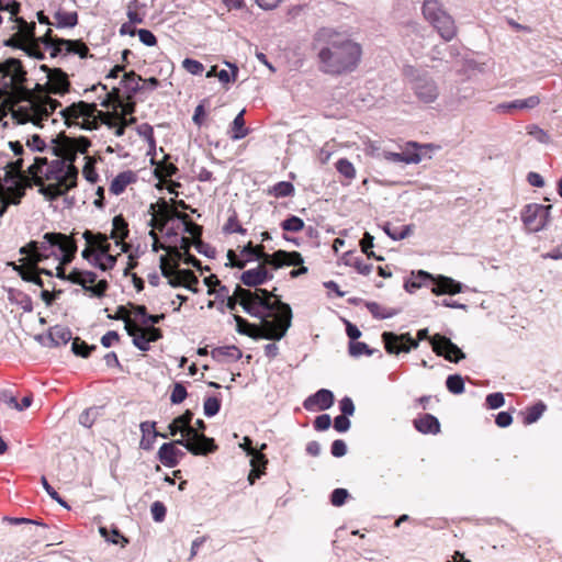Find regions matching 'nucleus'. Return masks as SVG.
<instances>
[{"mask_svg": "<svg viewBox=\"0 0 562 562\" xmlns=\"http://www.w3.org/2000/svg\"><path fill=\"white\" fill-rule=\"evenodd\" d=\"M95 349V346H88L83 340L79 337L72 339L71 350L76 356H80L82 358L89 357L90 352Z\"/></svg>", "mask_w": 562, "mask_h": 562, "instance_id": "09e8293b", "label": "nucleus"}, {"mask_svg": "<svg viewBox=\"0 0 562 562\" xmlns=\"http://www.w3.org/2000/svg\"><path fill=\"white\" fill-rule=\"evenodd\" d=\"M142 81H143L142 77L136 75L134 71H130V72L124 75L123 80H122V85H123V88L126 91V94H127L126 98L128 100H132L133 97L139 90L143 89Z\"/></svg>", "mask_w": 562, "mask_h": 562, "instance_id": "2f4dec72", "label": "nucleus"}, {"mask_svg": "<svg viewBox=\"0 0 562 562\" xmlns=\"http://www.w3.org/2000/svg\"><path fill=\"white\" fill-rule=\"evenodd\" d=\"M187 395L188 393L186 387L181 383H175L170 395V402L172 404H180L186 400Z\"/></svg>", "mask_w": 562, "mask_h": 562, "instance_id": "e2e57ef3", "label": "nucleus"}, {"mask_svg": "<svg viewBox=\"0 0 562 562\" xmlns=\"http://www.w3.org/2000/svg\"><path fill=\"white\" fill-rule=\"evenodd\" d=\"M125 330L128 336L133 337V345L140 351H148L150 340L142 330V327L133 322H126Z\"/></svg>", "mask_w": 562, "mask_h": 562, "instance_id": "cd10ccee", "label": "nucleus"}, {"mask_svg": "<svg viewBox=\"0 0 562 562\" xmlns=\"http://www.w3.org/2000/svg\"><path fill=\"white\" fill-rule=\"evenodd\" d=\"M294 192V187L289 181H280L272 186L268 193L276 198H285L292 195Z\"/></svg>", "mask_w": 562, "mask_h": 562, "instance_id": "37998d69", "label": "nucleus"}, {"mask_svg": "<svg viewBox=\"0 0 562 562\" xmlns=\"http://www.w3.org/2000/svg\"><path fill=\"white\" fill-rule=\"evenodd\" d=\"M177 446H180L177 439L160 446L158 459L165 467L173 468L179 463V459L184 457V452L178 449Z\"/></svg>", "mask_w": 562, "mask_h": 562, "instance_id": "6ab92c4d", "label": "nucleus"}, {"mask_svg": "<svg viewBox=\"0 0 562 562\" xmlns=\"http://www.w3.org/2000/svg\"><path fill=\"white\" fill-rule=\"evenodd\" d=\"M373 240H374V237L370 233L366 232L360 241L361 250L363 254L367 255L368 258H374V259L381 261V260H383V257L376 256L374 254V251L372 250Z\"/></svg>", "mask_w": 562, "mask_h": 562, "instance_id": "de8ad7c7", "label": "nucleus"}, {"mask_svg": "<svg viewBox=\"0 0 562 562\" xmlns=\"http://www.w3.org/2000/svg\"><path fill=\"white\" fill-rule=\"evenodd\" d=\"M35 186L40 187L38 192L44 195L48 201H54L57 198L64 195L66 192L71 190L74 187H68L67 183L55 181L54 183L44 184L42 178L34 180Z\"/></svg>", "mask_w": 562, "mask_h": 562, "instance_id": "4be33fe9", "label": "nucleus"}, {"mask_svg": "<svg viewBox=\"0 0 562 562\" xmlns=\"http://www.w3.org/2000/svg\"><path fill=\"white\" fill-rule=\"evenodd\" d=\"M485 401L490 409H497L505 404L504 395L501 392L488 394Z\"/></svg>", "mask_w": 562, "mask_h": 562, "instance_id": "69168bd1", "label": "nucleus"}, {"mask_svg": "<svg viewBox=\"0 0 562 562\" xmlns=\"http://www.w3.org/2000/svg\"><path fill=\"white\" fill-rule=\"evenodd\" d=\"M82 237L87 244L94 246L97 249L95 255H93L92 266L102 271L111 270L116 263V256L110 254L111 245L109 244V237L101 233L93 234L90 231H86Z\"/></svg>", "mask_w": 562, "mask_h": 562, "instance_id": "6e6552de", "label": "nucleus"}, {"mask_svg": "<svg viewBox=\"0 0 562 562\" xmlns=\"http://www.w3.org/2000/svg\"><path fill=\"white\" fill-rule=\"evenodd\" d=\"M334 404V394L331 391L326 389L318 390L315 394L308 396L303 406L307 411H315L316 408L319 411L328 409Z\"/></svg>", "mask_w": 562, "mask_h": 562, "instance_id": "f3484780", "label": "nucleus"}, {"mask_svg": "<svg viewBox=\"0 0 562 562\" xmlns=\"http://www.w3.org/2000/svg\"><path fill=\"white\" fill-rule=\"evenodd\" d=\"M430 147V145H419L416 142H408L402 151L403 162L409 164H419L423 159L419 150L422 148Z\"/></svg>", "mask_w": 562, "mask_h": 562, "instance_id": "473e14b6", "label": "nucleus"}, {"mask_svg": "<svg viewBox=\"0 0 562 562\" xmlns=\"http://www.w3.org/2000/svg\"><path fill=\"white\" fill-rule=\"evenodd\" d=\"M243 356L241 351L236 346H223L212 350L213 359L222 361L225 358L236 361Z\"/></svg>", "mask_w": 562, "mask_h": 562, "instance_id": "c9c22d12", "label": "nucleus"}, {"mask_svg": "<svg viewBox=\"0 0 562 562\" xmlns=\"http://www.w3.org/2000/svg\"><path fill=\"white\" fill-rule=\"evenodd\" d=\"M367 308L374 318L386 319L391 318L400 313V310L393 307H385L376 302H367Z\"/></svg>", "mask_w": 562, "mask_h": 562, "instance_id": "f704fd0d", "label": "nucleus"}, {"mask_svg": "<svg viewBox=\"0 0 562 562\" xmlns=\"http://www.w3.org/2000/svg\"><path fill=\"white\" fill-rule=\"evenodd\" d=\"M55 19L57 27H74L78 23L77 12H66L58 10L55 13Z\"/></svg>", "mask_w": 562, "mask_h": 562, "instance_id": "79ce46f5", "label": "nucleus"}, {"mask_svg": "<svg viewBox=\"0 0 562 562\" xmlns=\"http://www.w3.org/2000/svg\"><path fill=\"white\" fill-rule=\"evenodd\" d=\"M235 294L239 297L243 310L260 321L259 324H251L241 316L234 315L239 334L268 340H280L285 336L292 324V310L273 291L248 290L237 285Z\"/></svg>", "mask_w": 562, "mask_h": 562, "instance_id": "f257e3e1", "label": "nucleus"}, {"mask_svg": "<svg viewBox=\"0 0 562 562\" xmlns=\"http://www.w3.org/2000/svg\"><path fill=\"white\" fill-rule=\"evenodd\" d=\"M156 423L155 422H143L140 425H139V428H140V431H142V440H140V448L143 449H150V445H146L145 441H146V436H150L151 435V438H156V437H162V438H167V434H160L158 432L156 429Z\"/></svg>", "mask_w": 562, "mask_h": 562, "instance_id": "ea45409f", "label": "nucleus"}, {"mask_svg": "<svg viewBox=\"0 0 562 562\" xmlns=\"http://www.w3.org/2000/svg\"><path fill=\"white\" fill-rule=\"evenodd\" d=\"M547 406L542 402H538L535 405L528 407L524 413V424L531 425L536 423L544 413Z\"/></svg>", "mask_w": 562, "mask_h": 562, "instance_id": "a19ab883", "label": "nucleus"}, {"mask_svg": "<svg viewBox=\"0 0 562 562\" xmlns=\"http://www.w3.org/2000/svg\"><path fill=\"white\" fill-rule=\"evenodd\" d=\"M384 232L387 234L389 237H391L393 240H402L411 235L412 233V226L405 225L400 231L398 229H391L390 225L386 224L383 227Z\"/></svg>", "mask_w": 562, "mask_h": 562, "instance_id": "5fc2aeb1", "label": "nucleus"}, {"mask_svg": "<svg viewBox=\"0 0 562 562\" xmlns=\"http://www.w3.org/2000/svg\"><path fill=\"white\" fill-rule=\"evenodd\" d=\"M112 232L110 238L115 240L116 246L121 247L122 252L128 250V245L124 243V239L128 236V225L122 215L114 216L112 221Z\"/></svg>", "mask_w": 562, "mask_h": 562, "instance_id": "5701e85b", "label": "nucleus"}, {"mask_svg": "<svg viewBox=\"0 0 562 562\" xmlns=\"http://www.w3.org/2000/svg\"><path fill=\"white\" fill-rule=\"evenodd\" d=\"M281 227L285 232H300L304 228V222L299 216L291 215L281 223Z\"/></svg>", "mask_w": 562, "mask_h": 562, "instance_id": "3c124183", "label": "nucleus"}, {"mask_svg": "<svg viewBox=\"0 0 562 562\" xmlns=\"http://www.w3.org/2000/svg\"><path fill=\"white\" fill-rule=\"evenodd\" d=\"M224 233L232 234V233H238V234H246V229L243 228L241 225H239L237 220V214L234 212L227 220L226 224L223 227Z\"/></svg>", "mask_w": 562, "mask_h": 562, "instance_id": "4d7b16f0", "label": "nucleus"}, {"mask_svg": "<svg viewBox=\"0 0 562 562\" xmlns=\"http://www.w3.org/2000/svg\"><path fill=\"white\" fill-rule=\"evenodd\" d=\"M541 100L539 95H530L526 99H517L510 102L499 103L496 106L498 112H512L514 110H531L540 104Z\"/></svg>", "mask_w": 562, "mask_h": 562, "instance_id": "a878e982", "label": "nucleus"}, {"mask_svg": "<svg viewBox=\"0 0 562 562\" xmlns=\"http://www.w3.org/2000/svg\"><path fill=\"white\" fill-rule=\"evenodd\" d=\"M245 110H241L234 119L231 126V139L239 140L249 134V130L245 127L244 120Z\"/></svg>", "mask_w": 562, "mask_h": 562, "instance_id": "e433bc0d", "label": "nucleus"}, {"mask_svg": "<svg viewBox=\"0 0 562 562\" xmlns=\"http://www.w3.org/2000/svg\"><path fill=\"white\" fill-rule=\"evenodd\" d=\"M193 419V413L190 409H187L182 415L176 417L173 422L182 428V437L187 436L198 437L196 432L193 430L191 422Z\"/></svg>", "mask_w": 562, "mask_h": 562, "instance_id": "58836bf2", "label": "nucleus"}, {"mask_svg": "<svg viewBox=\"0 0 562 562\" xmlns=\"http://www.w3.org/2000/svg\"><path fill=\"white\" fill-rule=\"evenodd\" d=\"M192 427L198 437L187 436L186 438L177 439V442L194 456H205L214 452L217 449L214 439L203 434L206 429L205 423L202 419H196Z\"/></svg>", "mask_w": 562, "mask_h": 562, "instance_id": "9b49d317", "label": "nucleus"}, {"mask_svg": "<svg viewBox=\"0 0 562 562\" xmlns=\"http://www.w3.org/2000/svg\"><path fill=\"white\" fill-rule=\"evenodd\" d=\"M150 513H151L153 519L157 522H160L165 519L167 509H166V506L164 505V503L157 501L151 504Z\"/></svg>", "mask_w": 562, "mask_h": 562, "instance_id": "338daca9", "label": "nucleus"}, {"mask_svg": "<svg viewBox=\"0 0 562 562\" xmlns=\"http://www.w3.org/2000/svg\"><path fill=\"white\" fill-rule=\"evenodd\" d=\"M173 217L181 221L183 225L190 222L189 215L187 213L169 210L166 202H162V209L158 212L156 216L151 218L150 225L155 228L162 231L167 223Z\"/></svg>", "mask_w": 562, "mask_h": 562, "instance_id": "412c9836", "label": "nucleus"}, {"mask_svg": "<svg viewBox=\"0 0 562 562\" xmlns=\"http://www.w3.org/2000/svg\"><path fill=\"white\" fill-rule=\"evenodd\" d=\"M423 14L445 41L449 42L456 37L454 20L442 9L438 0H425Z\"/></svg>", "mask_w": 562, "mask_h": 562, "instance_id": "0eeeda50", "label": "nucleus"}, {"mask_svg": "<svg viewBox=\"0 0 562 562\" xmlns=\"http://www.w3.org/2000/svg\"><path fill=\"white\" fill-rule=\"evenodd\" d=\"M75 155L52 160L44 172L46 180L67 183L68 187L77 186L78 169L74 165Z\"/></svg>", "mask_w": 562, "mask_h": 562, "instance_id": "9d476101", "label": "nucleus"}, {"mask_svg": "<svg viewBox=\"0 0 562 562\" xmlns=\"http://www.w3.org/2000/svg\"><path fill=\"white\" fill-rule=\"evenodd\" d=\"M221 409V402L217 397L210 396L205 398L203 404L204 415L206 417L215 416Z\"/></svg>", "mask_w": 562, "mask_h": 562, "instance_id": "6e6d98bb", "label": "nucleus"}, {"mask_svg": "<svg viewBox=\"0 0 562 562\" xmlns=\"http://www.w3.org/2000/svg\"><path fill=\"white\" fill-rule=\"evenodd\" d=\"M249 454H252V458L250 460V463L252 465V470L249 472L248 481L250 484H254L257 479L260 477V472L257 470V467L259 463L265 465L267 463V460L265 459L263 454L255 453L252 450L248 451Z\"/></svg>", "mask_w": 562, "mask_h": 562, "instance_id": "c03bdc74", "label": "nucleus"}, {"mask_svg": "<svg viewBox=\"0 0 562 562\" xmlns=\"http://www.w3.org/2000/svg\"><path fill=\"white\" fill-rule=\"evenodd\" d=\"M26 71L18 58H8L0 63V87L8 91L5 103L12 112V117L19 123L32 122L41 125L54 111L60 106V102L42 95L24 87Z\"/></svg>", "mask_w": 562, "mask_h": 562, "instance_id": "f03ea898", "label": "nucleus"}, {"mask_svg": "<svg viewBox=\"0 0 562 562\" xmlns=\"http://www.w3.org/2000/svg\"><path fill=\"white\" fill-rule=\"evenodd\" d=\"M381 337L386 352L398 355L400 352H409L412 349L418 348L419 340L428 338V329H419L417 339H413L408 333L397 335L392 331H384Z\"/></svg>", "mask_w": 562, "mask_h": 562, "instance_id": "1a4fd4ad", "label": "nucleus"}, {"mask_svg": "<svg viewBox=\"0 0 562 562\" xmlns=\"http://www.w3.org/2000/svg\"><path fill=\"white\" fill-rule=\"evenodd\" d=\"M50 30H47L46 34L42 36V42L45 48L50 50V56L56 57L63 50L66 53H72L79 55L81 58H86L89 53V48L81 41L64 40V38H52Z\"/></svg>", "mask_w": 562, "mask_h": 562, "instance_id": "ddd939ff", "label": "nucleus"}, {"mask_svg": "<svg viewBox=\"0 0 562 562\" xmlns=\"http://www.w3.org/2000/svg\"><path fill=\"white\" fill-rule=\"evenodd\" d=\"M226 65L228 67L232 68V74H229L227 70L225 69H222L218 71V74L216 75V77L218 78V80L223 83H229V82H234L236 81V78H237V72H238V68L237 66L233 65V64H229V63H226Z\"/></svg>", "mask_w": 562, "mask_h": 562, "instance_id": "13d9d810", "label": "nucleus"}, {"mask_svg": "<svg viewBox=\"0 0 562 562\" xmlns=\"http://www.w3.org/2000/svg\"><path fill=\"white\" fill-rule=\"evenodd\" d=\"M414 426L422 434L436 435L440 431L439 420L430 414H425L414 419Z\"/></svg>", "mask_w": 562, "mask_h": 562, "instance_id": "c85d7f7f", "label": "nucleus"}, {"mask_svg": "<svg viewBox=\"0 0 562 562\" xmlns=\"http://www.w3.org/2000/svg\"><path fill=\"white\" fill-rule=\"evenodd\" d=\"M182 67L191 75H200L204 70L202 63L191 58H186L182 61Z\"/></svg>", "mask_w": 562, "mask_h": 562, "instance_id": "0e129e2a", "label": "nucleus"}, {"mask_svg": "<svg viewBox=\"0 0 562 562\" xmlns=\"http://www.w3.org/2000/svg\"><path fill=\"white\" fill-rule=\"evenodd\" d=\"M42 245H43V241L42 243H38V241H31L30 243V247L32 249L31 261H32L33 267H36V265H38L40 262H42L45 259H47L50 255H54V252L50 251V249L54 246H48L46 244L47 248L44 250Z\"/></svg>", "mask_w": 562, "mask_h": 562, "instance_id": "4c0bfd02", "label": "nucleus"}, {"mask_svg": "<svg viewBox=\"0 0 562 562\" xmlns=\"http://www.w3.org/2000/svg\"><path fill=\"white\" fill-rule=\"evenodd\" d=\"M527 133L541 144H549L551 142L550 135L536 124L529 125Z\"/></svg>", "mask_w": 562, "mask_h": 562, "instance_id": "603ef678", "label": "nucleus"}, {"mask_svg": "<svg viewBox=\"0 0 562 562\" xmlns=\"http://www.w3.org/2000/svg\"><path fill=\"white\" fill-rule=\"evenodd\" d=\"M428 282L432 283L431 292L435 295H453L463 291V284L459 281L442 274L432 276L425 270L413 271L411 278L405 281L404 289L413 293L422 286H426Z\"/></svg>", "mask_w": 562, "mask_h": 562, "instance_id": "39448f33", "label": "nucleus"}, {"mask_svg": "<svg viewBox=\"0 0 562 562\" xmlns=\"http://www.w3.org/2000/svg\"><path fill=\"white\" fill-rule=\"evenodd\" d=\"M375 350L371 349L367 344L360 341L349 342V353L352 357H360L362 355L372 356Z\"/></svg>", "mask_w": 562, "mask_h": 562, "instance_id": "8fccbe9b", "label": "nucleus"}, {"mask_svg": "<svg viewBox=\"0 0 562 562\" xmlns=\"http://www.w3.org/2000/svg\"><path fill=\"white\" fill-rule=\"evenodd\" d=\"M551 209V205L527 204L521 211V221L526 228L531 233L542 231L548 224Z\"/></svg>", "mask_w": 562, "mask_h": 562, "instance_id": "4468645a", "label": "nucleus"}, {"mask_svg": "<svg viewBox=\"0 0 562 562\" xmlns=\"http://www.w3.org/2000/svg\"><path fill=\"white\" fill-rule=\"evenodd\" d=\"M7 192L9 194V196L7 199L9 200L10 204H19L21 202V199L25 194L24 188L21 186H18V183H15L14 187H9L7 189Z\"/></svg>", "mask_w": 562, "mask_h": 562, "instance_id": "052dcab7", "label": "nucleus"}, {"mask_svg": "<svg viewBox=\"0 0 562 562\" xmlns=\"http://www.w3.org/2000/svg\"><path fill=\"white\" fill-rule=\"evenodd\" d=\"M349 497V493L346 488H335L330 495V503L336 506H342L347 498Z\"/></svg>", "mask_w": 562, "mask_h": 562, "instance_id": "680f3d73", "label": "nucleus"}, {"mask_svg": "<svg viewBox=\"0 0 562 562\" xmlns=\"http://www.w3.org/2000/svg\"><path fill=\"white\" fill-rule=\"evenodd\" d=\"M47 165H48L47 158L35 157L34 162L29 167V173L34 177V180L37 178H41L38 175L40 173L44 175L45 171H43V167L44 166L47 167Z\"/></svg>", "mask_w": 562, "mask_h": 562, "instance_id": "bf43d9fd", "label": "nucleus"}, {"mask_svg": "<svg viewBox=\"0 0 562 562\" xmlns=\"http://www.w3.org/2000/svg\"><path fill=\"white\" fill-rule=\"evenodd\" d=\"M139 41L146 46H155L157 44V38L153 32L146 29H140L137 31Z\"/></svg>", "mask_w": 562, "mask_h": 562, "instance_id": "774afa93", "label": "nucleus"}, {"mask_svg": "<svg viewBox=\"0 0 562 562\" xmlns=\"http://www.w3.org/2000/svg\"><path fill=\"white\" fill-rule=\"evenodd\" d=\"M37 339L47 347H58L66 345L72 339L71 331L68 327L56 325L50 327L46 338L38 336Z\"/></svg>", "mask_w": 562, "mask_h": 562, "instance_id": "a211bd4d", "label": "nucleus"}, {"mask_svg": "<svg viewBox=\"0 0 562 562\" xmlns=\"http://www.w3.org/2000/svg\"><path fill=\"white\" fill-rule=\"evenodd\" d=\"M268 258L273 261L274 269L283 266H301L304 262L302 255L297 251L278 250Z\"/></svg>", "mask_w": 562, "mask_h": 562, "instance_id": "393cba45", "label": "nucleus"}, {"mask_svg": "<svg viewBox=\"0 0 562 562\" xmlns=\"http://www.w3.org/2000/svg\"><path fill=\"white\" fill-rule=\"evenodd\" d=\"M446 386L452 394H461L464 392V380L460 374L449 375L446 380Z\"/></svg>", "mask_w": 562, "mask_h": 562, "instance_id": "49530a36", "label": "nucleus"}, {"mask_svg": "<svg viewBox=\"0 0 562 562\" xmlns=\"http://www.w3.org/2000/svg\"><path fill=\"white\" fill-rule=\"evenodd\" d=\"M95 280L97 274L94 272L83 270L80 279L81 283H79V285H81L87 292H90L91 295L101 297L108 289V282L105 280H101L97 284H93Z\"/></svg>", "mask_w": 562, "mask_h": 562, "instance_id": "b1692460", "label": "nucleus"}, {"mask_svg": "<svg viewBox=\"0 0 562 562\" xmlns=\"http://www.w3.org/2000/svg\"><path fill=\"white\" fill-rule=\"evenodd\" d=\"M117 93L119 90L116 88H113L112 92L106 93V98L101 102V105L108 108L113 98V102L117 103L116 106L122 109L121 117H125L126 115L132 114L135 111V102L128 99L127 102H123Z\"/></svg>", "mask_w": 562, "mask_h": 562, "instance_id": "c756f323", "label": "nucleus"}, {"mask_svg": "<svg viewBox=\"0 0 562 562\" xmlns=\"http://www.w3.org/2000/svg\"><path fill=\"white\" fill-rule=\"evenodd\" d=\"M41 68L47 72V82L44 86L36 83L37 93H34V95L50 98L48 95L50 93L63 95L68 92L70 83L66 72L60 68L50 69L46 65Z\"/></svg>", "mask_w": 562, "mask_h": 562, "instance_id": "f8f14e48", "label": "nucleus"}, {"mask_svg": "<svg viewBox=\"0 0 562 562\" xmlns=\"http://www.w3.org/2000/svg\"><path fill=\"white\" fill-rule=\"evenodd\" d=\"M403 74L414 91L415 97L424 103H432L439 95V88L427 70L414 66H405Z\"/></svg>", "mask_w": 562, "mask_h": 562, "instance_id": "423d86ee", "label": "nucleus"}, {"mask_svg": "<svg viewBox=\"0 0 562 562\" xmlns=\"http://www.w3.org/2000/svg\"><path fill=\"white\" fill-rule=\"evenodd\" d=\"M133 181H135V173L130 170L123 171L112 180L110 184V192L114 195H120Z\"/></svg>", "mask_w": 562, "mask_h": 562, "instance_id": "7c9ffc66", "label": "nucleus"}, {"mask_svg": "<svg viewBox=\"0 0 562 562\" xmlns=\"http://www.w3.org/2000/svg\"><path fill=\"white\" fill-rule=\"evenodd\" d=\"M59 114L68 126L76 125L81 130L93 131L102 123L110 128L115 127L114 134L117 137L123 136L125 133V124L120 122L117 125L110 119L109 113L99 111L95 103L85 101L75 102L63 109Z\"/></svg>", "mask_w": 562, "mask_h": 562, "instance_id": "20e7f679", "label": "nucleus"}, {"mask_svg": "<svg viewBox=\"0 0 562 562\" xmlns=\"http://www.w3.org/2000/svg\"><path fill=\"white\" fill-rule=\"evenodd\" d=\"M90 145H91L90 140L83 136L69 139V149L72 153L67 156L72 157L74 155L76 156L77 153L85 154V153H87Z\"/></svg>", "mask_w": 562, "mask_h": 562, "instance_id": "a18cd8bd", "label": "nucleus"}, {"mask_svg": "<svg viewBox=\"0 0 562 562\" xmlns=\"http://www.w3.org/2000/svg\"><path fill=\"white\" fill-rule=\"evenodd\" d=\"M12 21L14 22L12 30H18L16 34L24 45H30L37 41L34 36L35 23L29 24L23 18L18 15L13 16Z\"/></svg>", "mask_w": 562, "mask_h": 562, "instance_id": "bb28decb", "label": "nucleus"}, {"mask_svg": "<svg viewBox=\"0 0 562 562\" xmlns=\"http://www.w3.org/2000/svg\"><path fill=\"white\" fill-rule=\"evenodd\" d=\"M315 41L323 44L317 54L323 72L338 76L352 72L359 66L362 47L347 35L322 27L315 34Z\"/></svg>", "mask_w": 562, "mask_h": 562, "instance_id": "7ed1b4c3", "label": "nucleus"}, {"mask_svg": "<svg viewBox=\"0 0 562 562\" xmlns=\"http://www.w3.org/2000/svg\"><path fill=\"white\" fill-rule=\"evenodd\" d=\"M272 278L273 274L269 273L265 265H258L254 269L244 271L240 276V281L246 286H254L256 290L258 285L263 284L267 280H271Z\"/></svg>", "mask_w": 562, "mask_h": 562, "instance_id": "aec40b11", "label": "nucleus"}, {"mask_svg": "<svg viewBox=\"0 0 562 562\" xmlns=\"http://www.w3.org/2000/svg\"><path fill=\"white\" fill-rule=\"evenodd\" d=\"M430 344L432 346V350L438 356H442L451 362H459L465 358L463 351L445 336L436 334L430 338Z\"/></svg>", "mask_w": 562, "mask_h": 562, "instance_id": "dca6fc26", "label": "nucleus"}, {"mask_svg": "<svg viewBox=\"0 0 562 562\" xmlns=\"http://www.w3.org/2000/svg\"><path fill=\"white\" fill-rule=\"evenodd\" d=\"M43 249L45 250L46 244L48 246H57L60 258L59 263L66 266L72 261L77 251L76 241L65 234L61 233H46L43 237Z\"/></svg>", "mask_w": 562, "mask_h": 562, "instance_id": "2eb2a0df", "label": "nucleus"}, {"mask_svg": "<svg viewBox=\"0 0 562 562\" xmlns=\"http://www.w3.org/2000/svg\"><path fill=\"white\" fill-rule=\"evenodd\" d=\"M336 168L340 175L347 179H353L356 177V169L353 165L346 158H341L336 162Z\"/></svg>", "mask_w": 562, "mask_h": 562, "instance_id": "864d4df0", "label": "nucleus"}, {"mask_svg": "<svg viewBox=\"0 0 562 562\" xmlns=\"http://www.w3.org/2000/svg\"><path fill=\"white\" fill-rule=\"evenodd\" d=\"M160 269L161 273L165 278L169 279V284L172 288H178L184 284V276L183 270L177 273L173 272V269L168 266L166 259L164 257L160 258Z\"/></svg>", "mask_w": 562, "mask_h": 562, "instance_id": "72a5a7b5", "label": "nucleus"}]
</instances>
